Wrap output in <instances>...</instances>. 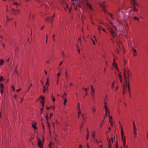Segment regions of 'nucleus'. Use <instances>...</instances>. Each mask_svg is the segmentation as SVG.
Segmentation results:
<instances>
[{
	"label": "nucleus",
	"mask_w": 148,
	"mask_h": 148,
	"mask_svg": "<svg viewBox=\"0 0 148 148\" xmlns=\"http://www.w3.org/2000/svg\"><path fill=\"white\" fill-rule=\"evenodd\" d=\"M107 103L106 101V99H105L104 101V108L105 109L106 114L105 116H106L108 115V116H109L110 114V112L108 110L107 106Z\"/></svg>",
	"instance_id": "1"
},
{
	"label": "nucleus",
	"mask_w": 148,
	"mask_h": 148,
	"mask_svg": "<svg viewBox=\"0 0 148 148\" xmlns=\"http://www.w3.org/2000/svg\"><path fill=\"white\" fill-rule=\"evenodd\" d=\"M131 3L133 6V8L132 11L137 12L138 11V9L136 8V7L138 6V4L136 2L135 0H131Z\"/></svg>",
	"instance_id": "2"
},
{
	"label": "nucleus",
	"mask_w": 148,
	"mask_h": 148,
	"mask_svg": "<svg viewBox=\"0 0 148 148\" xmlns=\"http://www.w3.org/2000/svg\"><path fill=\"white\" fill-rule=\"evenodd\" d=\"M121 129V140L122 142H126L125 136H124V132L121 125H120Z\"/></svg>",
	"instance_id": "3"
},
{
	"label": "nucleus",
	"mask_w": 148,
	"mask_h": 148,
	"mask_svg": "<svg viewBox=\"0 0 148 148\" xmlns=\"http://www.w3.org/2000/svg\"><path fill=\"white\" fill-rule=\"evenodd\" d=\"M126 73H127V77H128V81H129L130 80L132 79V73L131 71L128 68L127 69Z\"/></svg>",
	"instance_id": "4"
},
{
	"label": "nucleus",
	"mask_w": 148,
	"mask_h": 148,
	"mask_svg": "<svg viewBox=\"0 0 148 148\" xmlns=\"http://www.w3.org/2000/svg\"><path fill=\"white\" fill-rule=\"evenodd\" d=\"M126 70L125 69H124V72H123V76L124 79L125 80V83L126 84H128L130 85L129 81H128V77L126 76Z\"/></svg>",
	"instance_id": "5"
},
{
	"label": "nucleus",
	"mask_w": 148,
	"mask_h": 148,
	"mask_svg": "<svg viewBox=\"0 0 148 148\" xmlns=\"http://www.w3.org/2000/svg\"><path fill=\"white\" fill-rule=\"evenodd\" d=\"M40 97L41 99V100L40 102V103H41L42 105V108H43L44 107V103L45 101V99L44 97H43L42 95H41L40 96Z\"/></svg>",
	"instance_id": "6"
},
{
	"label": "nucleus",
	"mask_w": 148,
	"mask_h": 148,
	"mask_svg": "<svg viewBox=\"0 0 148 148\" xmlns=\"http://www.w3.org/2000/svg\"><path fill=\"white\" fill-rule=\"evenodd\" d=\"M38 146L40 147V148L42 147L43 148V146H42V143L41 140L40 139L38 138Z\"/></svg>",
	"instance_id": "7"
},
{
	"label": "nucleus",
	"mask_w": 148,
	"mask_h": 148,
	"mask_svg": "<svg viewBox=\"0 0 148 148\" xmlns=\"http://www.w3.org/2000/svg\"><path fill=\"white\" fill-rule=\"evenodd\" d=\"M112 65L117 71H119L118 65L116 62L113 63Z\"/></svg>",
	"instance_id": "8"
},
{
	"label": "nucleus",
	"mask_w": 148,
	"mask_h": 148,
	"mask_svg": "<svg viewBox=\"0 0 148 148\" xmlns=\"http://www.w3.org/2000/svg\"><path fill=\"white\" fill-rule=\"evenodd\" d=\"M109 29L110 30V32L111 34V35L113 37H115V34L113 30L111 28H110Z\"/></svg>",
	"instance_id": "9"
},
{
	"label": "nucleus",
	"mask_w": 148,
	"mask_h": 148,
	"mask_svg": "<svg viewBox=\"0 0 148 148\" xmlns=\"http://www.w3.org/2000/svg\"><path fill=\"white\" fill-rule=\"evenodd\" d=\"M37 123L36 122L33 121L32 124V127L34 130H37V128L36 125Z\"/></svg>",
	"instance_id": "10"
},
{
	"label": "nucleus",
	"mask_w": 148,
	"mask_h": 148,
	"mask_svg": "<svg viewBox=\"0 0 148 148\" xmlns=\"http://www.w3.org/2000/svg\"><path fill=\"white\" fill-rule=\"evenodd\" d=\"M10 12L12 14H14L15 15H16L17 14V13L16 12V10L12 8L10 11Z\"/></svg>",
	"instance_id": "11"
},
{
	"label": "nucleus",
	"mask_w": 148,
	"mask_h": 148,
	"mask_svg": "<svg viewBox=\"0 0 148 148\" xmlns=\"http://www.w3.org/2000/svg\"><path fill=\"white\" fill-rule=\"evenodd\" d=\"M84 2H86V4L87 6V7L88 8V7H89L90 10H92V7L88 3V1H87V0H84Z\"/></svg>",
	"instance_id": "12"
},
{
	"label": "nucleus",
	"mask_w": 148,
	"mask_h": 148,
	"mask_svg": "<svg viewBox=\"0 0 148 148\" xmlns=\"http://www.w3.org/2000/svg\"><path fill=\"white\" fill-rule=\"evenodd\" d=\"M78 109L79 110V112L78 114V118H79L80 116L79 114L81 113V111L80 108V104L79 103H78Z\"/></svg>",
	"instance_id": "13"
},
{
	"label": "nucleus",
	"mask_w": 148,
	"mask_h": 148,
	"mask_svg": "<svg viewBox=\"0 0 148 148\" xmlns=\"http://www.w3.org/2000/svg\"><path fill=\"white\" fill-rule=\"evenodd\" d=\"M127 87H128V84H126L125 83V84H123V90H125V91L127 90Z\"/></svg>",
	"instance_id": "14"
},
{
	"label": "nucleus",
	"mask_w": 148,
	"mask_h": 148,
	"mask_svg": "<svg viewBox=\"0 0 148 148\" xmlns=\"http://www.w3.org/2000/svg\"><path fill=\"white\" fill-rule=\"evenodd\" d=\"M132 50L134 52L133 56H135L137 55V53L136 50L134 49V48L133 47L132 49Z\"/></svg>",
	"instance_id": "15"
},
{
	"label": "nucleus",
	"mask_w": 148,
	"mask_h": 148,
	"mask_svg": "<svg viewBox=\"0 0 148 148\" xmlns=\"http://www.w3.org/2000/svg\"><path fill=\"white\" fill-rule=\"evenodd\" d=\"M92 112L93 114L95 113L96 111V109L95 107H93L91 108Z\"/></svg>",
	"instance_id": "16"
},
{
	"label": "nucleus",
	"mask_w": 148,
	"mask_h": 148,
	"mask_svg": "<svg viewBox=\"0 0 148 148\" xmlns=\"http://www.w3.org/2000/svg\"><path fill=\"white\" fill-rule=\"evenodd\" d=\"M6 19H7L6 21L7 22L10 21L12 20L13 19V18H9L8 15H7L6 16Z\"/></svg>",
	"instance_id": "17"
},
{
	"label": "nucleus",
	"mask_w": 148,
	"mask_h": 148,
	"mask_svg": "<svg viewBox=\"0 0 148 148\" xmlns=\"http://www.w3.org/2000/svg\"><path fill=\"white\" fill-rule=\"evenodd\" d=\"M95 89H92L91 90V94L92 96H93L94 95L95 93Z\"/></svg>",
	"instance_id": "18"
},
{
	"label": "nucleus",
	"mask_w": 148,
	"mask_h": 148,
	"mask_svg": "<svg viewBox=\"0 0 148 148\" xmlns=\"http://www.w3.org/2000/svg\"><path fill=\"white\" fill-rule=\"evenodd\" d=\"M104 121V120H103L100 123V125H99V126L100 127H102V126L103 125Z\"/></svg>",
	"instance_id": "19"
},
{
	"label": "nucleus",
	"mask_w": 148,
	"mask_h": 148,
	"mask_svg": "<svg viewBox=\"0 0 148 148\" xmlns=\"http://www.w3.org/2000/svg\"><path fill=\"white\" fill-rule=\"evenodd\" d=\"M4 62V61L2 59H1L0 60V66L3 65Z\"/></svg>",
	"instance_id": "20"
},
{
	"label": "nucleus",
	"mask_w": 148,
	"mask_h": 148,
	"mask_svg": "<svg viewBox=\"0 0 148 148\" xmlns=\"http://www.w3.org/2000/svg\"><path fill=\"white\" fill-rule=\"evenodd\" d=\"M55 16V14H53V16L51 17V23H52L53 21L54 18Z\"/></svg>",
	"instance_id": "21"
},
{
	"label": "nucleus",
	"mask_w": 148,
	"mask_h": 148,
	"mask_svg": "<svg viewBox=\"0 0 148 148\" xmlns=\"http://www.w3.org/2000/svg\"><path fill=\"white\" fill-rule=\"evenodd\" d=\"M134 20H137L138 21V22H140L139 18L138 17L134 16Z\"/></svg>",
	"instance_id": "22"
},
{
	"label": "nucleus",
	"mask_w": 148,
	"mask_h": 148,
	"mask_svg": "<svg viewBox=\"0 0 148 148\" xmlns=\"http://www.w3.org/2000/svg\"><path fill=\"white\" fill-rule=\"evenodd\" d=\"M62 3H63V4H64L66 5V7H65L64 8V10L65 11H66V9H67V8H68V5L66 3H65L64 2H62Z\"/></svg>",
	"instance_id": "23"
},
{
	"label": "nucleus",
	"mask_w": 148,
	"mask_h": 148,
	"mask_svg": "<svg viewBox=\"0 0 148 148\" xmlns=\"http://www.w3.org/2000/svg\"><path fill=\"white\" fill-rule=\"evenodd\" d=\"M0 89H3L4 88V86L3 84L2 83H1L0 84Z\"/></svg>",
	"instance_id": "24"
},
{
	"label": "nucleus",
	"mask_w": 148,
	"mask_h": 148,
	"mask_svg": "<svg viewBox=\"0 0 148 148\" xmlns=\"http://www.w3.org/2000/svg\"><path fill=\"white\" fill-rule=\"evenodd\" d=\"M95 141H96V143H97V144H99V143H102V141L101 140H100L99 141H98L97 139H95Z\"/></svg>",
	"instance_id": "25"
},
{
	"label": "nucleus",
	"mask_w": 148,
	"mask_h": 148,
	"mask_svg": "<svg viewBox=\"0 0 148 148\" xmlns=\"http://www.w3.org/2000/svg\"><path fill=\"white\" fill-rule=\"evenodd\" d=\"M128 90L129 92V94L130 96H131V94L130 92V85L128 84Z\"/></svg>",
	"instance_id": "26"
},
{
	"label": "nucleus",
	"mask_w": 148,
	"mask_h": 148,
	"mask_svg": "<svg viewBox=\"0 0 148 148\" xmlns=\"http://www.w3.org/2000/svg\"><path fill=\"white\" fill-rule=\"evenodd\" d=\"M108 14L110 15V17L112 19H114V18L113 17V15L111 13H108Z\"/></svg>",
	"instance_id": "27"
},
{
	"label": "nucleus",
	"mask_w": 148,
	"mask_h": 148,
	"mask_svg": "<svg viewBox=\"0 0 148 148\" xmlns=\"http://www.w3.org/2000/svg\"><path fill=\"white\" fill-rule=\"evenodd\" d=\"M4 81V79H3V77L2 76H1L0 77V82L2 81Z\"/></svg>",
	"instance_id": "28"
},
{
	"label": "nucleus",
	"mask_w": 148,
	"mask_h": 148,
	"mask_svg": "<svg viewBox=\"0 0 148 148\" xmlns=\"http://www.w3.org/2000/svg\"><path fill=\"white\" fill-rule=\"evenodd\" d=\"M82 117L83 119L84 120H85L86 118V116L84 115L83 114L82 115Z\"/></svg>",
	"instance_id": "29"
},
{
	"label": "nucleus",
	"mask_w": 148,
	"mask_h": 148,
	"mask_svg": "<svg viewBox=\"0 0 148 148\" xmlns=\"http://www.w3.org/2000/svg\"><path fill=\"white\" fill-rule=\"evenodd\" d=\"M53 143L51 142H50V143L49 145V148H52L51 147V145H53Z\"/></svg>",
	"instance_id": "30"
},
{
	"label": "nucleus",
	"mask_w": 148,
	"mask_h": 148,
	"mask_svg": "<svg viewBox=\"0 0 148 148\" xmlns=\"http://www.w3.org/2000/svg\"><path fill=\"white\" fill-rule=\"evenodd\" d=\"M89 133V132H87V133L86 137V139L87 140L88 139Z\"/></svg>",
	"instance_id": "31"
},
{
	"label": "nucleus",
	"mask_w": 148,
	"mask_h": 148,
	"mask_svg": "<svg viewBox=\"0 0 148 148\" xmlns=\"http://www.w3.org/2000/svg\"><path fill=\"white\" fill-rule=\"evenodd\" d=\"M133 124L134 130L135 131V130H136V128L135 125V124L134 122H133Z\"/></svg>",
	"instance_id": "32"
},
{
	"label": "nucleus",
	"mask_w": 148,
	"mask_h": 148,
	"mask_svg": "<svg viewBox=\"0 0 148 148\" xmlns=\"http://www.w3.org/2000/svg\"><path fill=\"white\" fill-rule=\"evenodd\" d=\"M123 146L124 148H126V142H123Z\"/></svg>",
	"instance_id": "33"
},
{
	"label": "nucleus",
	"mask_w": 148,
	"mask_h": 148,
	"mask_svg": "<svg viewBox=\"0 0 148 148\" xmlns=\"http://www.w3.org/2000/svg\"><path fill=\"white\" fill-rule=\"evenodd\" d=\"M115 146H116V148H118L119 146H118V142H117V140L116 141V143H115Z\"/></svg>",
	"instance_id": "34"
},
{
	"label": "nucleus",
	"mask_w": 148,
	"mask_h": 148,
	"mask_svg": "<svg viewBox=\"0 0 148 148\" xmlns=\"http://www.w3.org/2000/svg\"><path fill=\"white\" fill-rule=\"evenodd\" d=\"M51 97H52V101L53 102H54L55 101V97L53 96V95H52V96H51Z\"/></svg>",
	"instance_id": "35"
},
{
	"label": "nucleus",
	"mask_w": 148,
	"mask_h": 148,
	"mask_svg": "<svg viewBox=\"0 0 148 148\" xmlns=\"http://www.w3.org/2000/svg\"><path fill=\"white\" fill-rule=\"evenodd\" d=\"M45 117L46 119L47 122V121H48V115L47 114L46 115Z\"/></svg>",
	"instance_id": "36"
},
{
	"label": "nucleus",
	"mask_w": 148,
	"mask_h": 148,
	"mask_svg": "<svg viewBox=\"0 0 148 148\" xmlns=\"http://www.w3.org/2000/svg\"><path fill=\"white\" fill-rule=\"evenodd\" d=\"M67 101V99L66 98H65L64 99V101L63 103V104L64 105H66V103Z\"/></svg>",
	"instance_id": "37"
},
{
	"label": "nucleus",
	"mask_w": 148,
	"mask_h": 148,
	"mask_svg": "<svg viewBox=\"0 0 148 148\" xmlns=\"http://www.w3.org/2000/svg\"><path fill=\"white\" fill-rule=\"evenodd\" d=\"M92 136L93 138H95V133L94 132H92Z\"/></svg>",
	"instance_id": "38"
},
{
	"label": "nucleus",
	"mask_w": 148,
	"mask_h": 148,
	"mask_svg": "<svg viewBox=\"0 0 148 148\" xmlns=\"http://www.w3.org/2000/svg\"><path fill=\"white\" fill-rule=\"evenodd\" d=\"M98 27L99 31H100L101 30V29H102V27L100 26H98Z\"/></svg>",
	"instance_id": "39"
},
{
	"label": "nucleus",
	"mask_w": 148,
	"mask_h": 148,
	"mask_svg": "<svg viewBox=\"0 0 148 148\" xmlns=\"http://www.w3.org/2000/svg\"><path fill=\"white\" fill-rule=\"evenodd\" d=\"M118 75L120 79H122V76L120 74L118 73Z\"/></svg>",
	"instance_id": "40"
},
{
	"label": "nucleus",
	"mask_w": 148,
	"mask_h": 148,
	"mask_svg": "<svg viewBox=\"0 0 148 148\" xmlns=\"http://www.w3.org/2000/svg\"><path fill=\"white\" fill-rule=\"evenodd\" d=\"M47 124L49 128V130H50V124L49 123L48 121H47Z\"/></svg>",
	"instance_id": "41"
},
{
	"label": "nucleus",
	"mask_w": 148,
	"mask_h": 148,
	"mask_svg": "<svg viewBox=\"0 0 148 148\" xmlns=\"http://www.w3.org/2000/svg\"><path fill=\"white\" fill-rule=\"evenodd\" d=\"M51 19V17H48L46 19V21H49V19Z\"/></svg>",
	"instance_id": "42"
},
{
	"label": "nucleus",
	"mask_w": 148,
	"mask_h": 148,
	"mask_svg": "<svg viewBox=\"0 0 148 148\" xmlns=\"http://www.w3.org/2000/svg\"><path fill=\"white\" fill-rule=\"evenodd\" d=\"M60 74V73H59L57 75V78H58V80L57 81V83H58V76H59Z\"/></svg>",
	"instance_id": "43"
},
{
	"label": "nucleus",
	"mask_w": 148,
	"mask_h": 148,
	"mask_svg": "<svg viewBox=\"0 0 148 148\" xmlns=\"http://www.w3.org/2000/svg\"><path fill=\"white\" fill-rule=\"evenodd\" d=\"M114 83H115V82L114 81V82L112 83V88H114Z\"/></svg>",
	"instance_id": "44"
},
{
	"label": "nucleus",
	"mask_w": 148,
	"mask_h": 148,
	"mask_svg": "<svg viewBox=\"0 0 148 148\" xmlns=\"http://www.w3.org/2000/svg\"><path fill=\"white\" fill-rule=\"evenodd\" d=\"M91 39L92 40V42H93V44L94 45H95V42L94 41V40L92 39V38H91Z\"/></svg>",
	"instance_id": "45"
},
{
	"label": "nucleus",
	"mask_w": 148,
	"mask_h": 148,
	"mask_svg": "<svg viewBox=\"0 0 148 148\" xmlns=\"http://www.w3.org/2000/svg\"><path fill=\"white\" fill-rule=\"evenodd\" d=\"M82 88L84 89V90L86 92H87L88 90L89 89L88 88V89L85 88Z\"/></svg>",
	"instance_id": "46"
},
{
	"label": "nucleus",
	"mask_w": 148,
	"mask_h": 148,
	"mask_svg": "<svg viewBox=\"0 0 148 148\" xmlns=\"http://www.w3.org/2000/svg\"><path fill=\"white\" fill-rule=\"evenodd\" d=\"M55 121H56V124H57V125H58V124H59V123L58 122V121H57V119H56Z\"/></svg>",
	"instance_id": "47"
},
{
	"label": "nucleus",
	"mask_w": 148,
	"mask_h": 148,
	"mask_svg": "<svg viewBox=\"0 0 148 148\" xmlns=\"http://www.w3.org/2000/svg\"><path fill=\"white\" fill-rule=\"evenodd\" d=\"M52 108V106H50V107H47V110H48L49 109V108Z\"/></svg>",
	"instance_id": "48"
},
{
	"label": "nucleus",
	"mask_w": 148,
	"mask_h": 148,
	"mask_svg": "<svg viewBox=\"0 0 148 148\" xmlns=\"http://www.w3.org/2000/svg\"><path fill=\"white\" fill-rule=\"evenodd\" d=\"M48 81H49V78H47V82H46V84H45L46 85H48Z\"/></svg>",
	"instance_id": "49"
},
{
	"label": "nucleus",
	"mask_w": 148,
	"mask_h": 148,
	"mask_svg": "<svg viewBox=\"0 0 148 148\" xmlns=\"http://www.w3.org/2000/svg\"><path fill=\"white\" fill-rule=\"evenodd\" d=\"M45 28V26L44 25H43L42 26L41 28V29H40V30H42L44 28Z\"/></svg>",
	"instance_id": "50"
},
{
	"label": "nucleus",
	"mask_w": 148,
	"mask_h": 148,
	"mask_svg": "<svg viewBox=\"0 0 148 148\" xmlns=\"http://www.w3.org/2000/svg\"><path fill=\"white\" fill-rule=\"evenodd\" d=\"M83 124H82L80 127V129L81 130V129H82L83 127Z\"/></svg>",
	"instance_id": "51"
},
{
	"label": "nucleus",
	"mask_w": 148,
	"mask_h": 148,
	"mask_svg": "<svg viewBox=\"0 0 148 148\" xmlns=\"http://www.w3.org/2000/svg\"><path fill=\"white\" fill-rule=\"evenodd\" d=\"M108 146L109 148H111L112 145L111 144H108Z\"/></svg>",
	"instance_id": "52"
},
{
	"label": "nucleus",
	"mask_w": 148,
	"mask_h": 148,
	"mask_svg": "<svg viewBox=\"0 0 148 148\" xmlns=\"http://www.w3.org/2000/svg\"><path fill=\"white\" fill-rule=\"evenodd\" d=\"M13 4L14 5H18L19 4L18 3H17L16 2H14L13 3Z\"/></svg>",
	"instance_id": "53"
},
{
	"label": "nucleus",
	"mask_w": 148,
	"mask_h": 148,
	"mask_svg": "<svg viewBox=\"0 0 148 148\" xmlns=\"http://www.w3.org/2000/svg\"><path fill=\"white\" fill-rule=\"evenodd\" d=\"M99 147L100 148H102L103 147V145H99Z\"/></svg>",
	"instance_id": "54"
},
{
	"label": "nucleus",
	"mask_w": 148,
	"mask_h": 148,
	"mask_svg": "<svg viewBox=\"0 0 148 148\" xmlns=\"http://www.w3.org/2000/svg\"><path fill=\"white\" fill-rule=\"evenodd\" d=\"M27 41L29 43H30L31 42L32 40H29V38H28V39H27Z\"/></svg>",
	"instance_id": "55"
},
{
	"label": "nucleus",
	"mask_w": 148,
	"mask_h": 148,
	"mask_svg": "<svg viewBox=\"0 0 148 148\" xmlns=\"http://www.w3.org/2000/svg\"><path fill=\"white\" fill-rule=\"evenodd\" d=\"M134 135L135 136H136V135L137 133H136V132L135 131V130H134Z\"/></svg>",
	"instance_id": "56"
},
{
	"label": "nucleus",
	"mask_w": 148,
	"mask_h": 148,
	"mask_svg": "<svg viewBox=\"0 0 148 148\" xmlns=\"http://www.w3.org/2000/svg\"><path fill=\"white\" fill-rule=\"evenodd\" d=\"M12 89L13 91H14V86L13 85H12Z\"/></svg>",
	"instance_id": "57"
},
{
	"label": "nucleus",
	"mask_w": 148,
	"mask_h": 148,
	"mask_svg": "<svg viewBox=\"0 0 148 148\" xmlns=\"http://www.w3.org/2000/svg\"><path fill=\"white\" fill-rule=\"evenodd\" d=\"M62 56H63V57L64 58H65V56H64V52L63 51H62Z\"/></svg>",
	"instance_id": "58"
},
{
	"label": "nucleus",
	"mask_w": 148,
	"mask_h": 148,
	"mask_svg": "<svg viewBox=\"0 0 148 148\" xmlns=\"http://www.w3.org/2000/svg\"><path fill=\"white\" fill-rule=\"evenodd\" d=\"M43 108H42L41 109H40V111H41V112H40V114H41L42 113V112L43 111Z\"/></svg>",
	"instance_id": "59"
},
{
	"label": "nucleus",
	"mask_w": 148,
	"mask_h": 148,
	"mask_svg": "<svg viewBox=\"0 0 148 148\" xmlns=\"http://www.w3.org/2000/svg\"><path fill=\"white\" fill-rule=\"evenodd\" d=\"M34 136H33L32 137H31V139H30L29 140L30 141V142H31V140H32L33 138H34Z\"/></svg>",
	"instance_id": "60"
},
{
	"label": "nucleus",
	"mask_w": 148,
	"mask_h": 148,
	"mask_svg": "<svg viewBox=\"0 0 148 148\" xmlns=\"http://www.w3.org/2000/svg\"><path fill=\"white\" fill-rule=\"evenodd\" d=\"M3 89H0V92L1 95H2L3 93Z\"/></svg>",
	"instance_id": "61"
},
{
	"label": "nucleus",
	"mask_w": 148,
	"mask_h": 148,
	"mask_svg": "<svg viewBox=\"0 0 148 148\" xmlns=\"http://www.w3.org/2000/svg\"><path fill=\"white\" fill-rule=\"evenodd\" d=\"M53 115L52 113H51L50 114V116H49V118L51 119V117L52 115Z\"/></svg>",
	"instance_id": "62"
},
{
	"label": "nucleus",
	"mask_w": 148,
	"mask_h": 148,
	"mask_svg": "<svg viewBox=\"0 0 148 148\" xmlns=\"http://www.w3.org/2000/svg\"><path fill=\"white\" fill-rule=\"evenodd\" d=\"M103 12L105 13H107L108 14V13H109L105 9H104L103 10Z\"/></svg>",
	"instance_id": "63"
},
{
	"label": "nucleus",
	"mask_w": 148,
	"mask_h": 148,
	"mask_svg": "<svg viewBox=\"0 0 148 148\" xmlns=\"http://www.w3.org/2000/svg\"><path fill=\"white\" fill-rule=\"evenodd\" d=\"M79 148H82V145L80 144L79 146Z\"/></svg>",
	"instance_id": "64"
}]
</instances>
